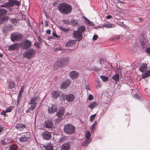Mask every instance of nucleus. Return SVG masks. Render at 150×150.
Masks as SVG:
<instances>
[{
    "instance_id": "nucleus-25",
    "label": "nucleus",
    "mask_w": 150,
    "mask_h": 150,
    "mask_svg": "<svg viewBox=\"0 0 150 150\" xmlns=\"http://www.w3.org/2000/svg\"><path fill=\"white\" fill-rule=\"evenodd\" d=\"M38 99L37 97H34L30 100L29 104L30 105H34L36 103V105H37V102H36V100Z\"/></svg>"
},
{
    "instance_id": "nucleus-47",
    "label": "nucleus",
    "mask_w": 150,
    "mask_h": 150,
    "mask_svg": "<svg viewBox=\"0 0 150 150\" xmlns=\"http://www.w3.org/2000/svg\"><path fill=\"white\" fill-rule=\"evenodd\" d=\"M34 45L36 47V48L38 49L40 47V45L39 42H35L34 43Z\"/></svg>"
},
{
    "instance_id": "nucleus-31",
    "label": "nucleus",
    "mask_w": 150,
    "mask_h": 150,
    "mask_svg": "<svg viewBox=\"0 0 150 150\" xmlns=\"http://www.w3.org/2000/svg\"><path fill=\"white\" fill-rule=\"evenodd\" d=\"M97 105H98L97 103L96 102H94L89 104L88 105V107L91 109H93L94 108L96 107Z\"/></svg>"
},
{
    "instance_id": "nucleus-32",
    "label": "nucleus",
    "mask_w": 150,
    "mask_h": 150,
    "mask_svg": "<svg viewBox=\"0 0 150 150\" xmlns=\"http://www.w3.org/2000/svg\"><path fill=\"white\" fill-rule=\"evenodd\" d=\"M67 139V137L66 136L62 135L59 139L58 142H62Z\"/></svg>"
},
{
    "instance_id": "nucleus-49",
    "label": "nucleus",
    "mask_w": 150,
    "mask_h": 150,
    "mask_svg": "<svg viewBox=\"0 0 150 150\" xmlns=\"http://www.w3.org/2000/svg\"><path fill=\"white\" fill-rule=\"evenodd\" d=\"M134 97L136 99H141L140 96L137 94L134 95Z\"/></svg>"
},
{
    "instance_id": "nucleus-3",
    "label": "nucleus",
    "mask_w": 150,
    "mask_h": 150,
    "mask_svg": "<svg viewBox=\"0 0 150 150\" xmlns=\"http://www.w3.org/2000/svg\"><path fill=\"white\" fill-rule=\"evenodd\" d=\"M76 128L73 125L71 124H67L64 126V132L68 134L73 133L75 131Z\"/></svg>"
},
{
    "instance_id": "nucleus-61",
    "label": "nucleus",
    "mask_w": 150,
    "mask_h": 150,
    "mask_svg": "<svg viewBox=\"0 0 150 150\" xmlns=\"http://www.w3.org/2000/svg\"><path fill=\"white\" fill-rule=\"evenodd\" d=\"M46 33L48 34H50L51 33V30L50 29H47L46 31Z\"/></svg>"
},
{
    "instance_id": "nucleus-10",
    "label": "nucleus",
    "mask_w": 150,
    "mask_h": 150,
    "mask_svg": "<svg viewBox=\"0 0 150 150\" xmlns=\"http://www.w3.org/2000/svg\"><path fill=\"white\" fill-rule=\"evenodd\" d=\"M70 78L72 80L77 79L79 76V74L76 71L73 70L70 72L69 74Z\"/></svg>"
},
{
    "instance_id": "nucleus-62",
    "label": "nucleus",
    "mask_w": 150,
    "mask_h": 150,
    "mask_svg": "<svg viewBox=\"0 0 150 150\" xmlns=\"http://www.w3.org/2000/svg\"><path fill=\"white\" fill-rule=\"evenodd\" d=\"M86 89L88 90H90L89 85H86Z\"/></svg>"
},
{
    "instance_id": "nucleus-26",
    "label": "nucleus",
    "mask_w": 150,
    "mask_h": 150,
    "mask_svg": "<svg viewBox=\"0 0 150 150\" xmlns=\"http://www.w3.org/2000/svg\"><path fill=\"white\" fill-rule=\"evenodd\" d=\"M119 75L117 73V74L113 76L112 77V79L113 80L116 82L118 81L119 80Z\"/></svg>"
},
{
    "instance_id": "nucleus-59",
    "label": "nucleus",
    "mask_w": 150,
    "mask_h": 150,
    "mask_svg": "<svg viewBox=\"0 0 150 150\" xmlns=\"http://www.w3.org/2000/svg\"><path fill=\"white\" fill-rule=\"evenodd\" d=\"M147 77L146 76V75L144 73V74H142L141 77L142 79H144L145 78Z\"/></svg>"
},
{
    "instance_id": "nucleus-58",
    "label": "nucleus",
    "mask_w": 150,
    "mask_h": 150,
    "mask_svg": "<svg viewBox=\"0 0 150 150\" xmlns=\"http://www.w3.org/2000/svg\"><path fill=\"white\" fill-rule=\"evenodd\" d=\"M24 86H23L21 88L20 91H19V92H21V93H22L24 91Z\"/></svg>"
},
{
    "instance_id": "nucleus-18",
    "label": "nucleus",
    "mask_w": 150,
    "mask_h": 150,
    "mask_svg": "<svg viewBox=\"0 0 150 150\" xmlns=\"http://www.w3.org/2000/svg\"><path fill=\"white\" fill-rule=\"evenodd\" d=\"M139 70L143 73L147 69V64L146 63H143L139 67Z\"/></svg>"
},
{
    "instance_id": "nucleus-4",
    "label": "nucleus",
    "mask_w": 150,
    "mask_h": 150,
    "mask_svg": "<svg viewBox=\"0 0 150 150\" xmlns=\"http://www.w3.org/2000/svg\"><path fill=\"white\" fill-rule=\"evenodd\" d=\"M20 47L23 49L27 50L31 47V42L27 39H25L19 43Z\"/></svg>"
},
{
    "instance_id": "nucleus-56",
    "label": "nucleus",
    "mask_w": 150,
    "mask_h": 150,
    "mask_svg": "<svg viewBox=\"0 0 150 150\" xmlns=\"http://www.w3.org/2000/svg\"><path fill=\"white\" fill-rule=\"evenodd\" d=\"M98 38V36L97 35H94L93 37V40H95Z\"/></svg>"
},
{
    "instance_id": "nucleus-17",
    "label": "nucleus",
    "mask_w": 150,
    "mask_h": 150,
    "mask_svg": "<svg viewBox=\"0 0 150 150\" xmlns=\"http://www.w3.org/2000/svg\"><path fill=\"white\" fill-rule=\"evenodd\" d=\"M70 148V143L67 142L63 144L61 148V150H69Z\"/></svg>"
},
{
    "instance_id": "nucleus-50",
    "label": "nucleus",
    "mask_w": 150,
    "mask_h": 150,
    "mask_svg": "<svg viewBox=\"0 0 150 150\" xmlns=\"http://www.w3.org/2000/svg\"><path fill=\"white\" fill-rule=\"evenodd\" d=\"M52 35L54 37L56 38H59L60 36L58 35L55 32L53 31L52 32Z\"/></svg>"
},
{
    "instance_id": "nucleus-21",
    "label": "nucleus",
    "mask_w": 150,
    "mask_h": 150,
    "mask_svg": "<svg viewBox=\"0 0 150 150\" xmlns=\"http://www.w3.org/2000/svg\"><path fill=\"white\" fill-rule=\"evenodd\" d=\"M9 18L8 16H3L0 17V24H2L6 21H7Z\"/></svg>"
},
{
    "instance_id": "nucleus-60",
    "label": "nucleus",
    "mask_w": 150,
    "mask_h": 150,
    "mask_svg": "<svg viewBox=\"0 0 150 150\" xmlns=\"http://www.w3.org/2000/svg\"><path fill=\"white\" fill-rule=\"evenodd\" d=\"M38 41L40 42V44H42V39L40 37L38 38Z\"/></svg>"
},
{
    "instance_id": "nucleus-28",
    "label": "nucleus",
    "mask_w": 150,
    "mask_h": 150,
    "mask_svg": "<svg viewBox=\"0 0 150 150\" xmlns=\"http://www.w3.org/2000/svg\"><path fill=\"white\" fill-rule=\"evenodd\" d=\"M60 64L59 62L58 61L57 63L53 65L54 69L55 70H58V68L61 67H62V66Z\"/></svg>"
},
{
    "instance_id": "nucleus-35",
    "label": "nucleus",
    "mask_w": 150,
    "mask_h": 150,
    "mask_svg": "<svg viewBox=\"0 0 150 150\" xmlns=\"http://www.w3.org/2000/svg\"><path fill=\"white\" fill-rule=\"evenodd\" d=\"M84 18L85 20L86 21V22L88 23V24L90 26H94L95 25L94 24L92 23V22H91L87 18L85 17Z\"/></svg>"
},
{
    "instance_id": "nucleus-36",
    "label": "nucleus",
    "mask_w": 150,
    "mask_h": 150,
    "mask_svg": "<svg viewBox=\"0 0 150 150\" xmlns=\"http://www.w3.org/2000/svg\"><path fill=\"white\" fill-rule=\"evenodd\" d=\"M10 21H11V23L14 25H16L17 23V21L15 18H9Z\"/></svg>"
},
{
    "instance_id": "nucleus-64",
    "label": "nucleus",
    "mask_w": 150,
    "mask_h": 150,
    "mask_svg": "<svg viewBox=\"0 0 150 150\" xmlns=\"http://www.w3.org/2000/svg\"><path fill=\"white\" fill-rule=\"evenodd\" d=\"M1 143L2 144L4 145H5L6 144V142H5V141L4 140H3L2 141Z\"/></svg>"
},
{
    "instance_id": "nucleus-38",
    "label": "nucleus",
    "mask_w": 150,
    "mask_h": 150,
    "mask_svg": "<svg viewBox=\"0 0 150 150\" xmlns=\"http://www.w3.org/2000/svg\"><path fill=\"white\" fill-rule=\"evenodd\" d=\"M100 77L104 82L107 81L109 79V78L107 76L103 75H101L100 76Z\"/></svg>"
},
{
    "instance_id": "nucleus-51",
    "label": "nucleus",
    "mask_w": 150,
    "mask_h": 150,
    "mask_svg": "<svg viewBox=\"0 0 150 150\" xmlns=\"http://www.w3.org/2000/svg\"><path fill=\"white\" fill-rule=\"evenodd\" d=\"M12 110V108L10 107L7 108L5 111L6 112H10Z\"/></svg>"
},
{
    "instance_id": "nucleus-43",
    "label": "nucleus",
    "mask_w": 150,
    "mask_h": 150,
    "mask_svg": "<svg viewBox=\"0 0 150 150\" xmlns=\"http://www.w3.org/2000/svg\"><path fill=\"white\" fill-rule=\"evenodd\" d=\"M63 50V48L62 47H59L55 48L54 49L53 51L54 52H57V51L58 50L61 51Z\"/></svg>"
},
{
    "instance_id": "nucleus-30",
    "label": "nucleus",
    "mask_w": 150,
    "mask_h": 150,
    "mask_svg": "<svg viewBox=\"0 0 150 150\" xmlns=\"http://www.w3.org/2000/svg\"><path fill=\"white\" fill-rule=\"evenodd\" d=\"M86 30V28L85 26H81L78 28L77 30L82 33V32H84Z\"/></svg>"
},
{
    "instance_id": "nucleus-57",
    "label": "nucleus",
    "mask_w": 150,
    "mask_h": 150,
    "mask_svg": "<svg viewBox=\"0 0 150 150\" xmlns=\"http://www.w3.org/2000/svg\"><path fill=\"white\" fill-rule=\"evenodd\" d=\"M70 114L68 112H67L65 115V116L67 118L69 117H70Z\"/></svg>"
},
{
    "instance_id": "nucleus-45",
    "label": "nucleus",
    "mask_w": 150,
    "mask_h": 150,
    "mask_svg": "<svg viewBox=\"0 0 150 150\" xmlns=\"http://www.w3.org/2000/svg\"><path fill=\"white\" fill-rule=\"evenodd\" d=\"M60 29L61 30L63 31L64 32H67L69 31V29L65 28H64L62 27H60Z\"/></svg>"
},
{
    "instance_id": "nucleus-16",
    "label": "nucleus",
    "mask_w": 150,
    "mask_h": 150,
    "mask_svg": "<svg viewBox=\"0 0 150 150\" xmlns=\"http://www.w3.org/2000/svg\"><path fill=\"white\" fill-rule=\"evenodd\" d=\"M74 98V96L72 94H69L66 96V100L69 102L73 101Z\"/></svg>"
},
{
    "instance_id": "nucleus-44",
    "label": "nucleus",
    "mask_w": 150,
    "mask_h": 150,
    "mask_svg": "<svg viewBox=\"0 0 150 150\" xmlns=\"http://www.w3.org/2000/svg\"><path fill=\"white\" fill-rule=\"evenodd\" d=\"M36 103L34 105H32L29 107V109L30 110H31L33 111L34 109L36 107Z\"/></svg>"
},
{
    "instance_id": "nucleus-9",
    "label": "nucleus",
    "mask_w": 150,
    "mask_h": 150,
    "mask_svg": "<svg viewBox=\"0 0 150 150\" xmlns=\"http://www.w3.org/2000/svg\"><path fill=\"white\" fill-rule=\"evenodd\" d=\"M55 115L58 117L54 120V121L55 124L59 123L60 121L63 120L64 117L63 114L60 113L59 112H56Z\"/></svg>"
},
{
    "instance_id": "nucleus-42",
    "label": "nucleus",
    "mask_w": 150,
    "mask_h": 150,
    "mask_svg": "<svg viewBox=\"0 0 150 150\" xmlns=\"http://www.w3.org/2000/svg\"><path fill=\"white\" fill-rule=\"evenodd\" d=\"M4 4L6 8L11 7L10 0L8 2H5L4 3Z\"/></svg>"
},
{
    "instance_id": "nucleus-37",
    "label": "nucleus",
    "mask_w": 150,
    "mask_h": 150,
    "mask_svg": "<svg viewBox=\"0 0 150 150\" xmlns=\"http://www.w3.org/2000/svg\"><path fill=\"white\" fill-rule=\"evenodd\" d=\"M95 85L96 86V88L97 89L99 88L101 86V85L100 84V81L98 80H97L96 81Z\"/></svg>"
},
{
    "instance_id": "nucleus-13",
    "label": "nucleus",
    "mask_w": 150,
    "mask_h": 150,
    "mask_svg": "<svg viewBox=\"0 0 150 150\" xmlns=\"http://www.w3.org/2000/svg\"><path fill=\"white\" fill-rule=\"evenodd\" d=\"M19 47V43H16L9 45L8 47V50L11 51H14L17 50Z\"/></svg>"
},
{
    "instance_id": "nucleus-40",
    "label": "nucleus",
    "mask_w": 150,
    "mask_h": 150,
    "mask_svg": "<svg viewBox=\"0 0 150 150\" xmlns=\"http://www.w3.org/2000/svg\"><path fill=\"white\" fill-rule=\"evenodd\" d=\"M96 124H97V122H94L93 124L92 125V128L91 129V132L92 133L94 131V130L95 129V126L96 125Z\"/></svg>"
},
{
    "instance_id": "nucleus-34",
    "label": "nucleus",
    "mask_w": 150,
    "mask_h": 150,
    "mask_svg": "<svg viewBox=\"0 0 150 150\" xmlns=\"http://www.w3.org/2000/svg\"><path fill=\"white\" fill-rule=\"evenodd\" d=\"M6 29L9 31L13 30V25L11 24H8L6 26Z\"/></svg>"
},
{
    "instance_id": "nucleus-6",
    "label": "nucleus",
    "mask_w": 150,
    "mask_h": 150,
    "mask_svg": "<svg viewBox=\"0 0 150 150\" xmlns=\"http://www.w3.org/2000/svg\"><path fill=\"white\" fill-rule=\"evenodd\" d=\"M91 136V134L89 132H86L85 134V137L86 139L82 144L83 146H87L91 142V139H90V137Z\"/></svg>"
},
{
    "instance_id": "nucleus-33",
    "label": "nucleus",
    "mask_w": 150,
    "mask_h": 150,
    "mask_svg": "<svg viewBox=\"0 0 150 150\" xmlns=\"http://www.w3.org/2000/svg\"><path fill=\"white\" fill-rule=\"evenodd\" d=\"M28 138L25 135H24L19 138V140L21 142H26Z\"/></svg>"
},
{
    "instance_id": "nucleus-46",
    "label": "nucleus",
    "mask_w": 150,
    "mask_h": 150,
    "mask_svg": "<svg viewBox=\"0 0 150 150\" xmlns=\"http://www.w3.org/2000/svg\"><path fill=\"white\" fill-rule=\"evenodd\" d=\"M96 116V114H94L91 115L90 117V121H92Z\"/></svg>"
},
{
    "instance_id": "nucleus-8",
    "label": "nucleus",
    "mask_w": 150,
    "mask_h": 150,
    "mask_svg": "<svg viewBox=\"0 0 150 150\" xmlns=\"http://www.w3.org/2000/svg\"><path fill=\"white\" fill-rule=\"evenodd\" d=\"M73 37L76 38L78 41H81L83 38L82 33L78 30L73 31Z\"/></svg>"
},
{
    "instance_id": "nucleus-1",
    "label": "nucleus",
    "mask_w": 150,
    "mask_h": 150,
    "mask_svg": "<svg viewBox=\"0 0 150 150\" xmlns=\"http://www.w3.org/2000/svg\"><path fill=\"white\" fill-rule=\"evenodd\" d=\"M57 8L60 13L64 14L70 13L72 10L71 6L67 3H63L59 4Z\"/></svg>"
},
{
    "instance_id": "nucleus-41",
    "label": "nucleus",
    "mask_w": 150,
    "mask_h": 150,
    "mask_svg": "<svg viewBox=\"0 0 150 150\" xmlns=\"http://www.w3.org/2000/svg\"><path fill=\"white\" fill-rule=\"evenodd\" d=\"M17 146L16 145L13 144L10 147L9 150H17Z\"/></svg>"
},
{
    "instance_id": "nucleus-12",
    "label": "nucleus",
    "mask_w": 150,
    "mask_h": 150,
    "mask_svg": "<svg viewBox=\"0 0 150 150\" xmlns=\"http://www.w3.org/2000/svg\"><path fill=\"white\" fill-rule=\"evenodd\" d=\"M53 120L52 119H49L45 122L44 126L47 128L51 129L53 127Z\"/></svg>"
},
{
    "instance_id": "nucleus-11",
    "label": "nucleus",
    "mask_w": 150,
    "mask_h": 150,
    "mask_svg": "<svg viewBox=\"0 0 150 150\" xmlns=\"http://www.w3.org/2000/svg\"><path fill=\"white\" fill-rule=\"evenodd\" d=\"M57 106L56 105L52 104L50 106L48 107V111L50 113H54L57 111Z\"/></svg>"
},
{
    "instance_id": "nucleus-52",
    "label": "nucleus",
    "mask_w": 150,
    "mask_h": 150,
    "mask_svg": "<svg viewBox=\"0 0 150 150\" xmlns=\"http://www.w3.org/2000/svg\"><path fill=\"white\" fill-rule=\"evenodd\" d=\"M6 112L5 110H2V112L1 113V115H4L5 117L6 116Z\"/></svg>"
},
{
    "instance_id": "nucleus-48",
    "label": "nucleus",
    "mask_w": 150,
    "mask_h": 150,
    "mask_svg": "<svg viewBox=\"0 0 150 150\" xmlns=\"http://www.w3.org/2000/svg\"><path fill=\"white\" fill-rule=\"evenodd\" d=\"M120 38V35H117L113 38V39L114 41H117L119 40Z\"/></svg>"
},
{
    "instance_id": "nucleus-14",
    "label": "nucleus",
    "mask_w": 150,
    "mask_h": 150,
    "mask_svg": "<svg viewBox=\"0 0 150 150\" xmlns=\"http://www.w3.org/2000/svg\"><path fill=\"white\" fill-rule=\"evenodd\" d=\"M69 60L68 57H63L62 58L59 62L62 66L64 67L68 64Z\"/></svg>"
},
{
    "instance_id": "nucleus-2",
    "label": "nucleus",
    "mask_w": 150,
    "mask_h": 150,
    "mask_svg": "<svg viewBox=\"0 0 150 150\" xmlns=\"http://www.w3.org/2000/svg\"><path fill=\"white\" fill-rule=\"evenodd\" d=\"M23 37L22 34L18 32L12 33L10 35V39L12 42L20 41Z\"/></svg>"
},
{
    "instance_id": "nucleus-20",
    "label": "nucleus",
    "mask_w": 150,
    "mask_h": 150,
    "mask_svg": "<svg viewBox=\"0 0 150 150\" xmlns=\"http://www.w3.org/2000/svg\"><path fill=\"white\" fill-rule=\"evenodd\" d=\"M45 150H54L53 146L51 142H49L44 146Z\"/></svg>"
},
{
    "instance_id": "nucleus-55",
    "label": "nucleus",
    "mask_w": 150,
    "mask_h": 150,
    "mask_svg": "<svg viewBox=\"0 0 150 150\" xmlns=\"http://www.w3.org/2000/svg\"><path fill=\"white\" fill-rule=\"evenodd\" d=\"M146 51L149 54H150V48L147 47L146 48Z\"/></svg>"
},
{
    "instance_id": "nucleus-39",
    "label": "nucleus",
    "mask_w": 150,
    "mask_h": 150,
    "mask_svg": "<svg viewBox=\"0 0 150 150\" xmlns=\"http://www.w3.org/2000/svg\"><path fill=\"white\" fill-rule=\"evenodd\" d=\"M58 112L64 115L65 112V109L64 107H60L58 109Z\"/></svg>"
},
{
    "instance_id": "nucleus-63",
    "label": "nucleus",
    "mask_w": 150,
    "mask_h": 150,
    "mask_svg": "<svg viewBox=\"0 0 150 150\" xmlns=\"http://www.w3.org/2000/svg\"><path fill=\"white\" fill-rule=\"evenodd\" d=\"M93 69L96 70H99V69L98 68V67H93Z\"/></svg>"
},
{
    "instance_id": "nucleus-54",
    "label": "nucleus",
    "mask_w": 150,
    "mask_h": 150,
    "mask_svg": "<svg viewBox=\"0 0 150 150\" xmlns=\"http://www.w3.org/2000/svg\"><path fill=\"white\" fill-rule=\"evenodd\" d=\"M145 74L147 77L150 76V71H147Z\"/></svg>"
},
{
    "instance_id": "nucleus-19",
    "label": "nucleus",
    "mask_w": 150,
    "mask_h": 150,
    "mask_svg": "<svg viewBox=\"0 0 150 150\" xmlns=\"http://www.w3.org/2000/svg\"><path fill=\"white\" fill-rule=\"evenodd\" d=\"M15 127L18 130L20 131H22L26 128L25 125L22 123H18L16 125Z\"/></svg>"
},
{
    "instance_id": "nucleus-22",
    "label": "nucleus",
    "mask_w": 150,
    "mask_h": 150,
    "mask_svg": "<svg viewBox=\"0 0 150 150\" xmlns=\"http://www.w3.org/2000/svg\"><path fill=\"white\" fill-rule=\"evenodd\" d=\"M76 42V40H70L66 44L65 46L67 47H72L75 44Z\"/></svg>"
},
{
    "instance_id": "nucleus-24",
    "label": "nucleus",
    "mask_w": 150,
    "mask_h": 150,
    "mask_svg": "<svg viewBox=\"0 0 150 150\" xmlns=\"http://www.w3.org/2000/svg\"><path fill=\"white\" fill-rule=\"evenodd\" d=\"M11 7L14 6H19L20 4V1L17 0H10Z\"/></svg>"
},
{
    "instance_id": "nucleus-29",
    "label": "nucleus",
    "mask_w": 150,
    "mask_h": 150,
    "mask_svg": "<svg viewBox=\"0 0 150 150\" xmlns=\"http://www.w3.org/2000/svg\"><path fill=\"white\" fill-rule=\"evenodd\" d=\"M8 85V89H11L13 88L14 87L15 84L12 81H9Z\"/></svg>"
},
{
    "instance_id": "nucleus-7",
    "label": "nucleus",
    "mask_w": 150,
    "mask_h": 150,
    "mask_svg": "<svg viewBox=\"0 0 150 150\" xmlns=\"http://www.w3.org/2000/svg\"><path fill=\"white\" fill-rule=\"evenodd\" d=\"M43 139L45 140H49L52 137L51 133L47 131H45L42 133Z\"/></svg>"
},
{
    "instance_id": "nucleus-23",
    "label": "nucleus",
    "mask_w": 150,
    "mask_h": 150,
    "mask_svg": "<svg viewBox=\"0 0 150 150\" xmlns=\"http://www.w3.org/2000/svg\"><path fill=\"white\" fill-rule=\"evenodd\" d=\"M51 94L52 97L54 99H56L59 95L60 93L58 91H54L52 92Z\"/></svg>"
},
{
    "instance_id": "nucleus-5",
    "label": "nucleus",
    "mask_w": 150,
    "mask_h": 150,
    "mask_svg": "<svg viewBox=\"0 0 150 150\" xmlns=\"http://www.w3.org/2000/svg\"><path fill=\"white\" fill-rule=\"evenodd\" d=\"M35 50L33 49L30 48L25 52L24 56L28 59H30L35 55Z\"/></svg>"
},
{
    "instance_id": "nucleus-53",
    "label": "nucleus",
    "mask_w": 150,
    "mask_h": 150,
    "mask_svg": "<svg viewBox=\"0 0 150 150\" xmlns=\"http://www.w3.org/2000/svg\"><path fill=\"white\" fill-rule=\"evenodd\" d=\"M93 98V96L91 94H90L88 96V99L89 100H91Z\"/></svg>"
},
{
    "instance_id": "nucleus-15",
    "label": "nucleus",
    "mask_w": 150,
    "mask_h": 150,
    "mask_svg": "<svg viewBox=\"0 0 150 150\" xmlns=\"http://www.w3.org/2000/svg\"><path fill=\"white\" fill-rule=\"evenodd\" d=\"M70 83L69 80L67 79L64 81L63 83L61 84V87L62 89L66 88L70 84Z\"/></svg>"
},
{
    "instance_id": "nucleus-27",
    "label": "nucleus",
    "mask_w": 150,
    "mask_h": 150,
    "mask_svg": "<svg viewBox=\"0 0 150 150\" xmlns=\"http://www.w3.org/2000/svg\"><path fill=\"white\" fill-rule=\"evenodd\" d=\"M102 27H105L108 28H111L114 27V24L112 23H106L101 25Z\"/></svg>"
}]
</instances>
